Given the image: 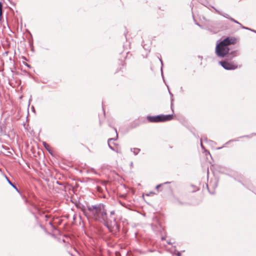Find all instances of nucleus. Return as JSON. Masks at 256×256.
<instances>
[{
    "instance_id": "f257e3e1",
    "label": "nucleus",
    "mask_w": 256,
    "mask_h": 256,
    "mask_svg": "<svg viewBox=\"0 0 256 256\" xmlns=\"http://www.w3.org/2000/svg\"><path fill=\"white\" fill-rule=\"evenodd\" d=\"M81 210L88 218L92 217L94 220L102 223L106 226L107 210L104 204L99 203L94 205L87 204L86 208L82 206Z\"/></svg>"
},
{
    "instance_id": "f03ea898",
    "label": "nucleus",
    "mask_w": 256,
    "mask_h": 256,
    "mask_svg": "<svg viewBox=\"0 0 256 256\" xmlns=\"http://www.w3.org/2000/svg\"><path fill=\"white\" fill-rule=\"evenodd\" d=\"M114 215V210L110 211L109 216L107 214L106 227L110 231L116 232L120 230V226L116 222V218Z\"/></svg>"
},
{
    "instance_id": "7ed1b4c3",
    "label": "nucleus",
    "mask_w": 256,
    "mask_h": 256,
    "mask_svg": "<svg viewBox=\"0 0 256 256\" xmlns=\"http://www.w3.org/2000/svg\"><path fill=\"white\" fill-rule=\"evenodd\" d=\"M230 48L228 46L223 44L222 42H218L216 43V54L220 58H224L226 56L227 54H228L230 52Z\"/></svg>"
},
{
    "instance_id": "20e7f679",
    "label": "nucleus",
    "mask_w": 256,
    "mask_h": 256,
    "mask_svg": "<svg viewBox=\"0 0 256 256\" xmlns=\"http://www.w3.org/2000/svg\"><path fill=\"white\" fill-rule=\"evenodd\" d=\"M151 226L153 230L156 232L162 233L164 230L161 222L158 218H155L154 219V222L151 224Z\"/></svg>"
},
{
    "instance_id": "39448f33",
    "label": "nucleus",
    "mask_w": 256,
    "mask_h": 256,
    "mask_svg": "<svg viewBox=\"0 0 256 256\" xmlns=\"http://www.w3.org/2000/svg\"><path fill=\"white\" fill-rule=\"evenodd\" d=\"M219 64L223 68L226 70H233L238 68V66L236 64L229 62L226 60L220 61L219 62Z\"/></svg>"
},
{
    "instance_id": "423d86ee",
    "label": "nucleus",
    "mask_w": 256,
    "mask_h": 256,
    "mask_svg": "<svg viewBox=\"0 0 256 256\" xmlns=\"http://www.w3.org/2000/svg\"><path fill=\"white\" fill-rule=\"evenodd\" d=\"M236 40L235 38L228 36L220 42H222L223 44H226V46H228L231 44H236Z\"/></svg>"
},
{
    "instance_id": "0eeeda50",
    "label": "nucleus",
    "mask_w": 256,
    "mask_h": 256,
    "mask_svg": "<svg viewBox=\"0 0 256 256\" xmlns=\"http://www.w3.org/2000/svg\"><path fill=\"white\" fill-rule=\"evenodd\" d=\"M146 118L150 122H162L160 114L154 116H148Z\"/></svg>"
},
{
    "instance_id": "6e6552de",
    "label": "nucleus",
    "mask_w": 256,
    "mask_h": 256,
    "mask_svg": "<svg viewBox=\"0 0 256 256\" xmlns=\"http://www.w3.org/2000/svg\"><path fill=\"white\" fill-rule=\"evenodd\" d=\"M160 116L162 122L170 121L174 118L173 114L166 115L160 114Z\"/></svg>"
},
{
    "instance_id": "1a4fd4ad",
    "label": "nucleus",
    "mask_w": 256,
    "mask_h": 256,
    "mask_svg": "<svg viewBox=\"0 0 256 256\" xmlns=\"http://www.w3.org/2000/svg\"><path fill=\"white\" fill-rule=\"evenodd\" d=\"M114 130L116 132V138H110L108 140V147L110 148V149H111L112 150H114V148L111 145V143H110V141L112 140H116L118 138V132H117V130L116 128H114Z\"/></svg>"
},
{
    "instance_id": "9d476101",
    "label": "nucleus",
    "mask_w": 256,
    "mask_h": 256,
    "mask_svg": "<svg viewBox=\"0 0 256 256\" xmlns=\"http://www.w3.org/2000/svg\"><path fill=\"white\" fill-rule=\"evenodd\" d=\"M212 8L216 10V12L218 14H220L221 16H224V18H227L228 19L230 20V18H232V17H230L228 14H227L226 13L222 12H220L216 8H215L213 6H212Z\"/></svg>"
},
{
    "instance_id": "9b49d317",
    "label": "nucleus",
    "mask_w": 256,
    "mask_h": 256,
    "mask_svg": "<svg viewBox=\"0 0 256 256\" xmlns=\"http://www.w3.org/2000/svg\"><path fill=\"white\" fill-rule=\"evenodd\" d=\"M236 56V51H232L230 52H228V54H227V55L226 56L228 60H232Z\"/></svg>"
},
{
    "instance_id": "f8f14e48",
    "label": "nucleus",
    "mask_w": 256,
    "mask_h": 256,
    "mask_svg": "<svg viewBox=\"0 0 256 256\" xmlns=\"http://www.w3.org/2000/svg\"><path fill=\"white\" fill-rule=\"evenodd\" d=\"M6 178L7 180V181L8 182V184L12 186L18 192L19 194H20V190L17 188V187L16 186V185H14V184H12L11 181L8 178L7 176H6Z\"/></svg>"
},
{
    "instance_id": "ddd939ff",
    "label": "nucleus",
    "mask_w": 256,
    "mask_h": 256,
    "mask_svg": "<svg viewBox=\"0 0 256 256\" xmlns=\"http://www.w3.org/2000/svg\"><path fill=\"white\" fill-rule=\"evenodd\" d=\"M130 150H131V151L134 152V155L138 154L139 153V152H140V149L138 148H131Z\"/></svg>"
},
{
    "instance_id": "4468645a",
    "label": "nucleus",
    "mask_w": 256,
    "mask_h": 256,
    "mask_svg": "<svg viewBox=\"0 0 256 256\" xmlns=\"http://www.w3.org/2000/svg\"><path fill=\"white\" fill-rule=\"evenodd\" d=\"M43 145L46 149L50 153V146L46 142H43Z\"/></svg>"
},
{
    "instance_id": "2eb2a0df",
    "label": "nucleus",
    "mask_w": 256,
    "mask_h": 256,
    "mask_svg": "<svg viewBox=\"0 0 256 256\" xmlns=\"http://www.w3.org/2000/svg\"><path fill=\"white\" fill-rule=\"evenodd\" d=\"M169 93H170V94L171 96V105H170V106H171V108L172 110V111L174 112V110L172 109V106H173V102H172L174 101V98H172L173 94H172L170 90H169Z\"/></svg>"
},
{
    "instance_id": "dca6fc26",
    "label": "nucleus",
    "mask_w": 256,
    "mask_h": 256,
    "mask_svg": "<svg viewBox=\"0 0 256 256\" xmlns=\"http://www.w3.org/2000/svg\"><path fill=\"white\" fill-rule=\"evenodd\" d=\"M170 182H164V184H158L156 187V189L159 188L164 184H170Z\"/></svg>"
},
{
    "instance_id": "f3484780",
    "label": "nucleus",
    "mask_w": 256,
    "mask_h": 256,
    "mask_svg": "<svg viewBox=\"0 0 256 256\" xmlns=\"http://www.w3.org/2000/svg\"><path fill=\"white\" fill-rule=\"evenodd\" d=\"M2 7H3L2 4L1 2H0V16H1L2 14Z\"/></svg>"
},
{
    "instance_id": "a211bd4d",
    "label": "nucleus",
    "mask_w": 256,
    "mask_h": 256,
    "mask_svg": "<svg viewBox=\"0 0 256 256\" xmlns=\"http://www.w3.org/2000/svg\"><path fill=\"white\" fill-rule=\"evenodd\" d=\"M230 20L233 22H234L236 24H237L240 25V26H242V24L240 22H239L238 21H237L236 20H234L232 18H230Z\"/></svg>"
},
{
    "instance_id": "6ab92c4d",
    "label": "nucleus",
    "mask_w": 256,
    "mask_h": 256,
    "mask_svg": "<svg viewBox=\"0 0 256 256\" xmlns=\"http://www.w3.org/2000/svg\"><path fill=\"white\" fill-rule=\"evenodd\" d=\"M143 48L144 50H147L148 52H150V49L149 48V46H146V44H144L143 45Z\"/></svg>"
},
{
    "instance_id": "aec40b11",
    "label": "nucleus",
    "mask_w": 256,
    "mask_h": 256,
    "mask_svg": "<svg viewBox=\"0 0 256 256\" xmlns=\"http://www.w3.org/2000/svg\"><path fill=\"white\" fill-rule=\"evenodd\" d=\"M159 60H160V62L161 63V65H162L160 70H161L162 76V67H163L164 64H163V62H162V60L160 58H159Z\"/></svg>"
},
{
    "instance_id": "412c9836",
    "label": "nucleus",
    "mask_w": 256,
    "mask_h": 256,
    "mask_svg": "<svg viewBox=\"0 0 256 256\" xmlns=\"http://www.w3.org/2000/svg\"><path fill=\"white\" fill-rule=\"evenodd\" d=\"M176 202H177L178 204L179 205H183L186 204L185 202H181L179 200H177Z\"/></svg>"
},
{
    "instance_id": "4be33fe9",
    "label": "nucleus",
    "mask_w": 256,
    "mask_h": 256,
    "mask_svg": "<svg viewBox=\"0 0 256 256\" xmlns=\"http://www.w3.org/2000/svg\"><path fill=\"white\" fill-rule=\"evenodd\" d=\"M192 186L194 187V188L192 190V192H196V191L198 190V188L196 186H194L192 184Z\"/></svg>"
},
{
    "instance_id": "5701e85b",
    "label": "nucleus",
    "mask_w": 256,
    "mask_h": 256,
    "mask_svg": "<svg viewBox=\"0 0 256 256\" xmlns=\"http://www.w3.org/2000/svg\"><path fill=\"white\" fill-rule=\"evenodd\" d=\"M241 28H242V29H245V30H252V29L250 28H248V27H246L244 26H242V25L241 26Z\"/></svg>"
},
{
    "instance_id": "b1692460",
    "label": "nucleus",
    "mask_w": 256,
    "mask_h": 256,
    "mask_svg": "<svg viewBox=\"0 0 256 256\" xmlns=\"http://www.w3.org/2000/svg\"><path fill=\"white\" fill-rule=\"evenodd\" d=\"M200 146H201V148L202 149L204 150V146H203V144H202V140H200Z\"/></svg>"
},
{
    "instance_id": "393cba45",
    "label": "nucleus",
    "mask_w": 256,
    "mask_h": 256,
    "mask_svg": "<svg viewBox=\"0 0 256 256\" xmlns=\"http://www.w3.org/2000/svg\"><path fill=\"white\" fill-rule=\"evenodd\" d=\"M56 183L60 185V186L63 185V184L62 182H60L59 181H56Z\"/></svg>"
},
{
    "instance_id": "a878e982",
    "label": "nucleus",
    "mask_w": 256,
    "mask_h": 256,
    "mask_svg": "<svg viewBox=\"0 0 256 256\" xmlns=\"http://www.w3.org/2000/svg\"><path fill=\"white\" fill-rule=\"evenodd\" d=\"M204 141H206V142H208V138H204Z\"/></svg>"
},
{
    "instance_id": "bb28decb",
    "label": "nucleus",
    "mask_w": 256,
    "mask_h": 256,
    "mask_svg": "<svg viewBox=\"0 0 256 256\" xmlns=\"http://www.w3.org/2000/svg\"><path fill=\"white\" fill-rule=\"evenodd\" d=\"M176 255L177 256H181V254L180 252H178Z\"/></svg>"
},
{
    "instance_id": "cd10ccee",
    "label": "nucleus",
    "mask_w": 256,
    "mask_h": 256,
    "mask_svg": "<svg viewBox=\"0 0 256 256\" xmlns=\"http://www.w3.org/2000/svg\"><path fill=\"white\" fill-rule=\"evenodd\" d=\"M208 31L210 32H212V29H211V28H208Z\"/></svg>"
},
{
    "instance_id": "c85d7f7f",
    "label": "nucleus",
    "mask_w": 256,
    "mask_h": 256,
    "mask_svg": "<svg viewBox=\"0 0 256 256\" xmlns=\"http://www.w3.org/2000/svg\"><path fill=\"white\" fill-rule=\"evenodd\" d=\"M195 23H196V25H198V26H200V24L198 23V22H196Z\"/></svg>"
},
{
    "instance_id": "c756f323",
    "label": "nucleus",
    "mask_w": 256,
    "mask_h": 256,
    "mask_svg": "<svg viewBox=\"0 0 256 256\" xmlns=\"http://www.w3.org/2000/svg\"><path fill=\"white\" fill-rule=\"evenodd\" d=\"M251 31L256 33V30H251Z\"/></svg>"
},
{
    "instance_id": "7c9ffc66",
    "label": "nucleus",
    "mask_w": 256,
    "mask_h": 256,
    "mask_svg": "<svg viewBox=\"0 0 256 256\" xmlns=\"http://www.w3.org/2000/svg\"><path fill=\"white\" fill-rule=\"evenodd\" d=\"M167 243L168 244H171V242H167Z\"/></svg>"
},
{
    "instance_id": "2f4dec72",
    "label": "nucleus",
    "mask_w": 256,
    "mask_h": 256,
    "mask_svg": "<svg viewBox=\"0 0 256 256\" xmlns=\"http://www.w3.org/2000/svg\"><path fill=\"white\" fill-rule=\"evenodd\" d=\"M32 110H34V107L33 106H32Z\"/></svg>"
},
{
    "instance_id": "473e14b6",
    "label": "nucleus",
    "mask_w": 256,
    "mask_h": 256,
    "mask_svg": "<svg viewBox=\"0 0 256 256\" xmlns=\"http://www.w3.org/2000/svg\"><path fill=\"white\" fill-rule=\"evenodd\" d=\"M32 110H34V107L33 106H32Z\"/></svg>"
},
{
    "instance_id": "72a5a7b5",
    "label": "nucleus",
    "mask_w": 256,
    "mask_h": 256,
    "mask_svg": "<svg viewBox=\"0 0 256 256\" xmlns=\"http://www.w3.org/2000/svg\"><path fill=\"white\" fill-rule=\"evenodd\" d=\"M164 240V237H162V240Z\"/></svg>"
},
{
    "instance_id": "f704fd0d",
    "label": "nucleus",
    "mask_w": 256,
    "mask_h": 256,
    "mask_svg": "<svg viewBox=\"0 0 256 256\" xmlns=\"http://www.w3.org/2000/svg\"><path fill=\"white\" fill-rule=\"evenodd\" d=\"M2 129L1 126H0V132H2Z\"/></svg>"
},
{
    "instance_id": "c9c22d12",
    "label": "nucleus",
    "mask_w": 256,
    "mask_h": 256,
    "mask_svg": "<svg viewBox=\"0 0 256 256\" xmlns=\"http://www.w3.org/2000/svg\"><path fill=\"white\" fill-rule=\"evenodd\" d=\"M100 188H99V187H98V191H99V192H100Z\"/></svg>"
},
{
    "instance_id": "e433bc0d",
    "label": "nucleus",
    "mask_w": 256,
    "mask_h": 256,
    "mask_svg": "<svg viewBox=\"0 0 256 256\" xmlns=\"http://www.w3.org/2000/svg\"><path fill=\"white\" fill-rule=\"evenodd\" d=\"M242 137H248V136H243Z\"/></svg>"
},
{
    "instance_id": "4c0bfd02",
    "label": "nucleus",
    "mask_w": 256,
    "mask_h": 256,
    "mask_svg": "<svg viewBox=\"0 0 256 256\" xmlns=\"http://www.w3.org/2000/svg\"><path fill=\"white\" fill-rule=\"evenodd\" d=\"M236 140H231L230 141H236Z\"/></svg>"
},
{
    "instance_id": "58836bf2",
    "label": "nucleus",
    "mask_w": 256,
    "mask_h": 256,
    "mask_svg": "<svg viewBox=\"0 0 256 256\" xmlns=\"http://www.w3.org/2000/svg\"><path fill=\"white\" fill-rule=\"evenodd\" d=\"M200 26V28H202V26L201 25H200V26Z\"/></svg>"
},
{
    "instance_id": "ea45409f",
    "label": "nucleus",
    "mask_w": 256,
    "mask_h": 256,
    "mask_svg": "<svg viewBox=\"0 0 256 256\" xmlns=\"http://www.w3.org/2000/svg\"><path fill=\"white\" fill-rule=\"evenodd\" d=\"M206 152H207L209 154H210V152H209L208 151H206Z\"/></svg>"
},
{
    "instance_id": "a19ab883",
    "label": "nucleus",
    "mask_w": 256,
    "mask_h": 256,
    "mask_svg": "<svg viewBox=\"0 0 256 256\" xmlns=\"http://www.w3.org/2000/svg\"><path fill=\"white\" fill-rule=\"evenodd\" d=\"M162 76V78H164V76L163 75ZM163 80H164V78H163Z\"/></svg>"
},
{
    "instance_id": "79ce46f5",
    "label": "nucleus",
    "mask_w": 256,
    "mask_h": 256,
    "mask_svg": "<svg viewBox=\"0 0 256 256\" xmlns=\"http://www.w3.org/2000/svg\"><path fill=\"white\" fill-rule=\"evenodd\" d=\"M209 141H210V142H212V140H209Z\"/></svg>"
},
{
    "instance_id": "37998d69",
    "label": "nucleus",
    "mask_w": 256,
    "mask_h": 256,
    "mask_svg": "<svg viewBox=\"0 0 256 256\" xmlns=\"http://www.w3.org/2000/svg\"><path fill=\"white\" fill-rule=\"evenodd\" d=\"M255 134V135H256V134Z\"/></svg>"
}]
</instances>
